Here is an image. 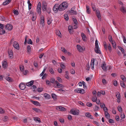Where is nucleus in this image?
<instances>
[{
	"label": "nucleus",
	"mask_w": 126,
	"mask_h": 126,
	"mask_svg": "<svg viewBox=\"0 0 126 126\" xmlns=\"http://www.w3.org/2000/svg\"><path fill=\"white\" fill-rule=\"evenodd\" d=\"M68 5V4L66 2H62L59 5V10L61 11L64 10L67 8Z\"/></svg>",
	"instance_id": "1"
},
{
	"label": "nucleus",
	"mask_w": 126,
	"mask_h": 126,
	"mask_svg": "<svg viewBox=\"0 0 126 126\" xmlns=\"http://www.w3.org/2000/svg\"><path fill=\"white\" fill-rule=\"evenodd\" d=\"M47 4L46 2H43L42 4V9L43 11H46L48 13L51 12V9L49 7H47Z\"/></svg>",
	"instance_id": "2"
},
{
	"label": "nucleus",
	"mask_w": 126,
	"mask_h": 126,
	"mask_svg": "<svg viewBox=\"0 0 126 126\" xmlns=\"http://www.w3.org/2000/svg\"><path fill=\"white\" fill-rule=\"evenodd\" d=\"M95 46L96 49V50L95 49V52L99 54H101V52L98 47V41L96 39L95 42Z\"/></svg>",
	"instance_id": "3"
},
{
	"label": "nucleus",
	"mask_w": 126,
	"mask_h": 126,
	"mask_svg": "<svg viewBox=\"0 0 126 126\" xmlns=\"http://www.w3.org/2000/svg\"><path fill=\"white\" fill-rule=\"evenodd\" d=\"M41 3L40 2H39L37 6L36 11L39 15H40L41 14Z\"/></svg>",
	"instance_id": "4"
},
{
	"label": "nucleus",
	"mask_w": 126,
	"mask_h": 126,
	"mask_svg": "<svg viewBox=\"0 0 126 126\" xmlns=\"http://www.w3.org/2000/svg\"><path fill=\"white\" fill-rule=\"evenodd\" d=\"M70 113L71 114L74 115H78L79 113V110L77 109H72L70 110Z\"/></svg>",
	"instance_id": "5"
},
{
	"label": "nucleus",
	"mask_w": 126,
	"mask_h": 126,
	"mask_svg": "<svg viewBox=\"0 0 126 126\" xmlns=\"http://www.w3.org/2000/svg\"><path fill=\"white\" fill-rule=\"evenodd\" d=\"M2 66L3 68L6 69L8 67V65L7 61L6 60H3L2 62Z\"/></svg>",
	"instance_id": "6"
},
{
	"label": "nucleus",
	"mask_w": 126,
	"mask_h": 126,
	"mask_svg": "<svg viewBox=\"0 0 126 126\" xmlns=\"http://www.w3.org/2000/svg\"><path fill=\"white\" fill-rule=\"evenodd\" d=\"M74 92L75 93H80L83 94L84 93V90L81 88H77L74 90Z\"/></svg>",
	"instance_id": "7"
},
{
	"label": "nucleus",
	"mask_w": 126,
	"mask_h": 126,
	"mask_svg": "<svg viewBox=\"0 0 126 126\" xmlns=\"http://www.w3.org/2000/svg\"><path fill=\"white\" fill-rule=\"evenodd\" d=\"M13 46L15 49L17 50H19V44L17 42L14 41L13 43Z\"/></svg>",
	"instance_id": "8"
},
{
	"label": "nucleus",
	"mask_w": 126,
	"mask_h": 126,
	"mask_svg": "<svg viewBox=\"0 0 126 126\" xmlns=\"http://www.w3.org/2000/svg\"><path fill=\"white\" fill-rule=\"evenodd\" d=\"M59 6L58 4L54 5L53 8V10L55 13H56L58 10H59Z\"/></svg>",
	"instance_id": "9"
},
{
	"label": "nucleus",
	"mask_w": 126,
	"mask_h": 126,
	"mask_svg": "<svg viewBox=\"0 0 126 126\" xmlns=\"http://www.w3.org/2000/svg\"><path fill=\"white\" fill-rule=\"evenodd\" d=\"M95 12L98 19L99 20H100L101 19V14L99 10L97 9H95Z\"/></svg>",
	"instance_id": "10"
},
{
	"label": "nucleus",
	"mask_w": 126,
	"mask_h": 126,
	"mask_svg": "<svg viewBox=\"0 0 126 126\" xmlns=\"http://www.w3.org/2000/svg\"><path fill=\"white\" fill-rule=\"evenodd\" d=\"M56 109L58 110L62 111H65L66 110V109L65 108L60 106H57L56 107Z\"/></svg>",
	"instance_id": "11"
},
{
	"label": "nucleus",
	"mask_w": 126,
	"mask_h": 126,
	"mask_svg": "<svg viewBox=\"0 0 126 126\" xmlns=\"http://www.w3.org/2000/svg\"><path fill=\"white\" fill-rule=\"evenodd\" d=\"M77 49L80 52H82L85 49L84 47H82L79 45H77Z\"/></svg>",
	"instance_id": "12"
},
{
	"label": "nucleus",
	"mask_w": 126,
	"mask_h": 126,
	"mask_svg": "<svg viewBox=\"0 0 126 126\" xmlns=\"http://www.w3.org/2000/svg\"><path fill=\"white\" fill-rule=\"evenodd\" d=\"M5 28L7 30L10 31L12 29L13 27L12 25L10 24H7L6 25Z\"/></svg>",
	"instance_id": "13"
},
{
	"label": "nucleus",
	"mask_w": 126,
	"mask_h": 126,
	"mask_svg": "<svg viewBox=\"0 0 126 126\" xmlns=\"http://www.w3.org/2000/svg\"><path fill=\"white\" fill-rule=\"evenodd\" d=\"M94 58L92 59L90 63V67L92 69H94Z\"/></svg>",
	"instance_id": "14"
},
{
	"label": "nucleus",
	"mask_w": 126,
	"mask_h": 126,
	"mask_svg": "<svg viewBox=\"0 0 126 126\" xmlns=\"http://www.w3.org/2000/svg\"><path fill=\"white\" fill-rule=\"evenodd\" d=\"M106 64L105 62L103 63L101 67L102 69L105 71H107V68L106 67Z\"/></svg>",
	"instance_id": "15"
},
{
	"label": "nucleus",
	"mask_w": 126,
	"mask_h": 126,
	"mask_svg": "<svg viewBox=\"0 0 126 126\" xmlns=\"http://www.w3.org/2000/svg\"><path fill=\"white\" fill-rule=\"evenodd\" d=\"M44 17L43 16H41V24H42V26L44 25Z\"/></svg>",
	"instance_id": "16"
},
{
	"label": "nucleus",
	"mask_w": 126,
	"mask_h": 126,
	"mask_svg": "<svg viewBox=\"0 0 126 126\" xmlns=\"http://www.w3.org/2000/svg\"><path fill=\"white\" fill-rule=\"evenodd\" d=\"M19 87L21 90H23L26 87V86L25 84L22 83H20L19 85Z\"/></svg>",
	"instance_id": "17"
},
{
	"label": "nucleus",
	"mask_w": 126,
	"mask_h": 126,
	"mask_svg": "<svg viewBox=\"0 0 126 126\" xmlns=\"http://www.w3.org/2000/svg\"><path fill=\"white\" fill-rule=\"evenodd\" d=\"M34 82L33 80H32L26 83V85L28 86H30L33 85Z\"/></svg>",
	"instance_id": "18"
},
{
	"label": "nucleus",
	"mask_w": 126,
	"mask_h": 126,
	"mask_svg": "<svg viewBox=\"0 0 126 126\" xmlns=\"http://www.w3.org/2000/svg\"><path fill=\"white\" fill-rule=\"evenodd\" d=\"M81 36L83 41L85 42L86 41V37L85 35L83 33H82L81 34Z\"/></svg>",
	"instance_id": "19"
},
{
	"label": "nucleus",
	"mask_w": 126,
	"mask_h": 126,
	"mask_svg": "<svg viewBox=\"0 0 126 126\" xmlns=\"http://www.w3.org/2000/svg\"><path fill=\"white\" fill-rule=\"evenodd\" d=\"M31 102L32 103L34 104L35 105L38 106H40V103L37 101H34L32 100L31 101Z\"/></svg>",
	"instance_id": "20"
},
{
	"label": "nucleus",
	"mask_w": 126,
	"mask_h": 126,
	"mask_svg": "<svg viewBox=\"0 0 126 126\" xmlns=\"http://www.w3.org/2000/svg\"><path fill=\"white\" fill-rule=\"evenodd\" d=\"M73 27L69 25L68 28V29L69 32L70 33H72L73 32L72 31L73 30Z\"/></svg>",
	"instance_id": "21"
},
{
	"label": "nucleus",
	"mask_w": 126,
	"mask_h": 126,
	"mask_svg": "<svg viewBox=\"0 0 126 126\" xmlns=\"http://www.w3.org/2000/svg\"><path fill=\"white\" fill-rule=\"evenodd\" d=\"M85 116L87 117L90 118L91 119H93V117L90 114V113L89 112H87L85 113Z\"/></svg>",
	"instance_id": "22"
},
{
	"label": "nucleus",
	"mask_w": 126,
	"mask_h": 126,
	"mask_svg": "<svg viewBox=\"0 0 126 126\" xmlns=\"http://www.w3.org/2000/svg\"><path fill=\"white\" fill-rule=\"evenodd\" d=\"M12 0H7L3 3L4 5H5L8 4Z\"/></svg>",
	"instance_id": "23"
},
{
	"label": "nucleus",
	"mask_w": 126,
	"mask_h": 126,
	"mask_svg": "<svg viewBox=\"0 0 126 126\" xmlns=\"http://www.w3.org/2000/svg\"><path fill=\"white\" fill-rule=\"evenodd\" d=\"M52 18L50 17H48L47 19V24L48 25L50 24L52 22Z\"/></svg>",
	"instance_id": "24"
},
{
	"label": "nucleus",
	"mask_w": 126,
	"mask_h": 126,
	"mask_svg": "<svg viewBox=\"0 0 126 126\" xmlns=\"http://www.w3.org/2000/svg\"><path fill=\"white\" fill-rule=\"evenodd\" d=\"M34 120L36 122H38L39 123L41 122L40 119L37 117H34L33 118Z\"/></svg>",
	"instance_id": "25"
},
{
	"label": "nucleus",
	"mask_w": 126,
	"mask_h": 126,
	"mask_svg": "<svg viewBox=\"0 0 126 126\" xmlns=\"http://www.w3.org/2000/svg\"><path fill=\"white\" fill-rule=\"evenodd\" d=\"M72 8L71 10L69 11V12L72 14L76 15L77 14V12L76 11L72 10Z\"/></svg>",
	"instance_id": "26"
},
{
	"label": "nucleus",
	"mask_w": 126,
	"mask_h": 126,
	"mask_svg": "<svg viewBox=\"0 0 126 126\" xmlns=\"http://www.w3.org/2000/svg\"><path fill=\"white\" fill-rule=\"evenodd\" d=\"M120 10L123 13H125L126 12V9L123 6H122L120 8Z\"/></svg>",
	"instance_id": "27"
},
{
	"label": "nucleus",
	"mask_w": 126,
	"mask_h": 126,
	"mask_svg": "<svg viewBox=\"0 0 126 126\" xmlns=\"http://www.w3.org/2000/svg\"><path fill=\"white\" fill-rule=\"evenodd\" d=\"M56 34L59 37H61L62 35L61 33L59 30H57L56 32Z\"/></svg>",
	"instance_id": "28"
},
{
	"label": "nucleus",
	"mask_w": 126,
	"mask_h": 126,
	"mask_svg": "<svg viewBox=\"0 0 126 126\" xmlns=\"http://www.w3.org/2000/svg\"><path fill=\"white\" fill-rule=\"evenodd\" d=\"M124 82H125L122 81H121L120 82L121 86L124 88H125L126 87Z\"/></svg>",
	"instance_id": "29"
},
{
	"label": "nucleus",
	"mask_w": 126,
	"mask_h": 126,
	"mask_svg": "<svg viewBox=\"0 0 126 126\" xmlns=\"http://www.w3.org/2000/svg\"><path fill=\"white\" fill-rule=\"evenodd\" d=\"M105 115L106 117L108 119H109L110 118V114L108 112H105Z\"/></svg>",
	"instance_id": "30"
},
{
	"label": "nucleus",
	"mask_w": 126,
	"mask_h": 126,
	"mask_svg": "<svg viewBox=\"0 0 126 126\" xmlns=\"http://www.w3.org/2000/svg\"><path fill=\"white\" fill-rule=\"evenodd\" d=\"M121 78L123 81L126 83V78L123 75H122L121 76Z\"/></svg>",
	"instance_id": "31"
},
{
	"label": "nucleus",
	"mask_w": 126,
	"mask_h": 126,
	"mask_svg": "<svg viewBox=\"0 0 126 126\" xmlns=\"http://www.w3.org/2000/svg\"><path fill=\"white\" fill-rule=\"evenodd\" d=\"M95 102H96L97 105H99L101 103L100 100L97 98H96L95 100Z\"/></svg>",
	"instance_id": "32"
},
{
	"label": "nucleus",
	"mask_w": 126,
	"mask_h": 126,
	"mask_svg": "<svg viewBox=\"0 0 126 126\" xmlns=\"http://www.w3.org/2000/svg\"><path fill=\"white\" fill-rule=\"evenodd\" d=\"M117 47L123 53H124V50L123 48L119 46H118Z\"/></svg>",
	"instance_id": "33"
},
{
	"label": "nucleus",
	"mask_w": 126,
	"mask_h": 126,
	"mask_svg": "<svg viewBox=\"0 0 126 126\" xmlns=\"http://www.w3.org/2000/svg\"><path fill=\"white\" fill-rule=\"evenodd\" d=\"M44 97L47 98H49L50 97V96L48 94L45 93L44 94Z\"/></svg>",
	"instance_id": "34"
},
{
	"label": "nucleus",
	"mask_w": 126,
	"mask_h": 126,
	"mask_svg": "<svg viewBox=\"0 0 126 126\" xmlns=\"http://www.w3.org/2000/svg\"><path fill=\"white\" fill-rule=\"evenodd\" d=\"M6 79L9 82H12L13 80L12 79L9 77H6Z\"/></svg>",
	"instance_id": "35"
},
{
	"label": "nucleus",
	"mask_w": 126,
	"mask_h": 126,
	"mask_svg": "<svg viewBox=\"0 0 126 126\" xmlns=\"http://www.w3.org/2000/svg\"><path fill=\"white\" fill-rule=\"evenodd\" d=\"M86 12L88 14H89L90 12L89 7L87 6H86Z\"/></svg>",
	"instance_id": "36"
},
{
	"label": "nucleus",
	"mask_w": 126,
	"mask_h": 126,
	"mask_svg": "<svg viewBox=\"0 0 126 126\" xmlns=\"http://www.w3.org/2000/svg\"><path fill=\"white\" fill-rule=\"evenodd\" d=\"M13 12L15 15H18L19 14L18 11L17 10H14L13 11Z\"/></svg>",
	"instance_id": "37"
},
{
	"label": "nucleus",
	"mask_w": 126,
	"mask_h": 126,
	"mask_svg": "<svg viewBox=\"0 0 126 126\" xmlns=\"http://www.w3.org/2000/svg\"><path fill=\"white\" fill-rule=\"evenodd\" d=\"M9 55H13V52L12 51L11 49H9L8 51Z\"/></svg>",
	"instance_id": "38"
},
{
	"label": "nucleus",
	"mask_w": 126,
	"mask_h": 126,
	"mask_svg": "<svg viewBox=\"0 0 126 126\" xmlns=\"http://www.w3.org/2000/svg\"><path fill=\"white\" fill-rule=\"evenodd\" d=\"M68 72H65V75L64 76L67 79H68L69 78V77L68 76Z\"/></svg>",
	"instance_id": "39"
},
{
	"label": "nucleus",
	"mask_w": 126,
	"mask_h": 126,
	"mask_svg": "<svg viewBox=\"0 0 126 126\" xmlns=\"http://www.w3.org/2000/svg\"><path fill=\"white\" fill-rule=\"evenodd\" d=\"M33 110H34L37 112H41L40 110L38 108H33Z\"/></svg>",
	"instance_id": "40"
},
{
	"label": "nucleus",
	"mask_w": 126,
	"mask_h": 126,
	"mask_svg": "<svg viewBox=\"0 0 126 126\" xmlns=\"http://www.w3.org/2000/svg\"><path fill=\"white\" fill-rule=\"evenodd\" d=\"M61 50L65 53L67 52V50L64 48L61 47Z\"/></svg>",
	"instance_id": "41"
},
{
	"label": "nucleus",
	"mask_w": 126,
	"mask_h": 126,
	"mask_svg": "<svg viewBox=\"0 0 126 126\" xmlns=\"http://www.w3.org/2000/svg\"><path fill=\"white\" fill-rule=\"evenodd\" d=\"M52 97V98L54 100H55L57 99V96L56 95L54 94H52L51 95Z\"/></svg>",
	"instance_id": "42"
},
{
	"label": "nucleus",
	"mask_w": 126,
	"mask_h": 126,
	"mask_svg": "<svg viewBox=\"0 0 126 126\" xmlns=\"http://www.w3.org/2000/svg\"><path fill=\"white\" fill-rule=\"evenodd\" d=\"M5 32L4 30H3V29H0V34H2Z\"/></svg>",
	"instance_id": "43"
},
{
	"label": "nucleus",
	"mask_w": 126,
	"mask_h": 126,
	"mask_svg": "<svg viewBox=\"0 0 126 126\" xmlns=\"http://www.w3.org/2000/svg\"><path fill=\"white\" fill-rule=\"evenodd\" d=\"M64 17L65 20L67 21L68 20L69 17L67 14H65L64 16Z\"/></svg>",
	"instance_id": "44"
},
{
	"label": "nucleus",
	"mask_w": 126,
	"mask_h": 126,
	"mask_svg": "<svg viewBox=\"0 0 126 126\" xmlns=\"http://www.w3.org/2000/svg\"><path fill=\"white\" fill-rule=\"evenodd\" d=\"M60 66L63 69L65 68V66L63 63H61L60 64Z\"/></svg>",
	"instance_id": "45"
},
{
	"label": "nucleus",
	"mask_w": 126,
	"mask_h": 126,
	"mask_svg": "<svg viewBox=\"0 0 126 126\" xmlns=\"http://www.w3.org/2000/svg\"><path fill=\"white\" fill-rule=\"evenodd\" d=\"M19 68L20 70L22 72L24 70V67L23 65H20V66Z\"/></svg>",
	"instance_id": "46"
},
{
	"label": "nucleus",
	"mask_w": 126,
	"mask_h": 126,
	"mask_svg": "<svg viewBox=\"0 0 126 126\" xmlns=\"http://www.w3.org/2000/svg\"><path fill=\"white\" fill-rule=\"evenodd\" d=\"M116 96L117 99L120 98V95L119 92L116 94Z\"/></svg>",
	"instance_id": "47"
},
{
	"label": "nucleus",
	"mask_w": 126,
	"mask_h": 126,
	"mask_svg": "<svg viewBox=\"0 0 126 126\" xmlns=\"http://www.w3.org/2000/svg\"><path fill=\"white\" fill-rule=\"evenodd\" d=\"M118 111L120 112H122V110L121 107L120 106H118L117 108Z\"/></svg>",
	"instance_id": "48"
},
{
	"label": "nucleus",
	"mask_w": 126,
	"mask_h": 126,
	"mask_svg": "<svg viewBox=\"0 0 126 126\" xmlns=\"http://www.w3.org/2000/svg\"><path fill=\"white\" fill-rule=\"evenodd\" d=\"M27 51L29 52L31 51V48L30 46H27Z\"/></svg>",
	"instance_id": "49"
},
{
	"label": "nucleus",
	"mask_w": 126,
	"mask_h": 126,
	"mask_svg": "<svg viewBox=\"0 0 126 126\" xmlns=\"http://www.w3.org/2000/svg\"><path fill=\"white\" fill-rule=\"evenodd\" d=\"M70 72L72 74H74L75 73V71L73 69H72L70 70Z\"/></svg>",
	"instance_id": "50"
},
{
	"label": "nucleus",
	"mask_w": 126,
	"mask_h": 126,
	"mask_svg": "<svg viewBox=\"0 0 126 126\" xmlns=\"http://www.w3.org/2000/svg\"><path fill=\"white\" fill-rule=\"evenodd\" d=\"M73 25V29H76L78 28L77 24H74Z\"/></svg>",
	"instance_id": "51"
},
{
	"label": "nucleus",
	"mask_w": 126,
	"mask_h": 126,
	"mask_svg": "<svg viewBox=\"0 0 126 126\" xmlns=\"http://www.w3.org/2000/svg\"><path fill=\"white\" fill-rule=\"evenodd\" d=\"M49 71L51 74H53L54 73L53 69L52 68L49 69Z\"/></svg>",
	"instance_id": "52"
},
{
	"label": "nucleus",
	"mask_w": 126,
	"mask_h": 126,
	"mask_svg": "<svg viewBox=\"0 0 126 126\" xmlns=\"http://www.w3.org/2000/svg\"><path fill=\"white\" fill-rule=\"evenodd\" d=\"M57 86L58 88H62L63 87V85L60 83Z\"/></svg>",
	"instance_id": "53"
},
{
	"label": "nucleus",
	"mask_w": 126,
	"mask_h": 126,
	"mask_svg": "<svg viewBox=\"0 0 126 126\" xmlns=\"http://www.w3.org/2000/svg\"><path fill=\"white\" fill-rule=\"evenodd\" d=\"M86 105L87 106L89 107H91L92 105V104L90 102H88L86 103Z\"/></svg>",
	"instance_id": "54"
},
{
	"label": "nucleus",
	"mask_w": 126,
	"mask_h": 126,
	"mask_svg": "<svg viewBox=\"0 0 126 126\" xmlns=\"http://www.w3.org/2000/svg\"><path fill=\"white\" fill-rule=\"evenodd\" d=\"M57 79L60 82H62V79L60 77H57Z\"/></svg>",
	"instance_id": "55"
},
{
	"label": "nucleus",
	"mask_w": 126,
	"mask_h": 126,
	"mask_svg": "<svg viewBox=\"0 0 126 126\" xmlns=\"http://www.w3.org/2000/svg\"><path fill=\"white\" fill-rule=\"evenodd\" d=\"M113 84L114 86H116L117 85V81L114 80L113 83Z\"/></svg>",
	"instance_id": "56"
},
{
	"label": "nucleus",
	"mask_w": 126,
	"mask_h": 126,
	"mask_svg": "<svg viewBox=\"0 0 126 126\" xmlns=\"http://www.w3.org/2000/svg\"><path fill=\"white\" fill-rule=\"evenodd\" d=\"M91 6L93 10L94 11V3H91Z\"/></svg>",
	"instance_id": "57"
},
{
	"label": "nucleus",
	"mask_w": 126,
	"mask_h": 126,
	"mask_svg": "<svg viewBox=\"0 0 126 126\" xmlns=\"http://www.w3.org/2000/svg\"><path fill=\"white\" fill-rule=\"evenodd\" d=\"M102 82L104 84H106V81L105 79H102Z\"/></svg>",
	"instance_id": "58"
},
{
	"label": "nucleus",
	"mask_w": 126,
	"mask_h": 126,
	"mask_svg": "<svg viewBox=\"0 0 126 126\" xmlns=\"http://www.w3.org/2000/svg\"><path fill=\"white\" fill-rule=\"evenodd\" d=\"M47 75L46 74H44V75L42 77V79H45L46 78V77L47 76Z\"/></svg>",
	"instance_id": "59"
},
{
	"label": "nucleus",
	"mask_w": 126,
	"mask_h": 126,
	"mask_svg": "<svg viewBox=\"0 0 126 126\" xmlns=\"http://www.w3.org/2000/svg\"><path fill=\"white\" fill-rule=\"evenodd\" d=\"M4 112V111L3 109L0 108V113H2Z\"/></svg>",
	"instance_id": "60"
},
{
	"label": "nucleus",
	"mask_w": 126,
	"mask_h": 126,
	"mask_svg": "<svg viewBox=\"0 0 126 126\" xmlns=\"http://www.w3.org/2000/svg\"><path fill=\"white\" fill-rule=\"evenodd\" d=\"M37 90L39 92H41L43 90V89L42 88H39Z\"/></svg>",
	"instance_id": "61"
},
{
	"label": "nucleus",
	"mask_w": 126,
	"mask_h": 126,
	"mask_svg": "<svg viewBox=\"0 0 126 126\" xmlns=\"http://www.w3.org/2000/svg\"><path fill=\"white\" fill-rule=\"evenodd\" d=\"M108 48L109 51H111V47L110 44H109L108 45Z\"/></svg>",
	"instance_id": "62"
},
{
	"label": "nucleus",
	"mask_w": 126,
	"mask_h": 126,
	"mask_svg": "<svg viewBox=\"0 0 126 126\" xmlns=\"http://www.w3.org/2000/svg\"><path fill=\"white\" fill-rule=\"evenodd\" d=\"M50 82L51 83H53L54 82V81H55V79L54 78H52L50 80Z\"/></svg>",
	"instance_id": "63"
},
{
	"label": "nucleus",
	"mask_w": 126,
	"mask_h": 126,
	"mask_svg": "<svg viewBox=\"0 0 126 126\" xmlns=\"http://www.w3.org/2000/svg\"><path fill=\"white\" fill-rule=\"evenodd\" d=\"M121 117L122 119H123L125 118V115L124 113H121Z\"/></svg>",
	"instance_id": "64"
}]
</instances>
